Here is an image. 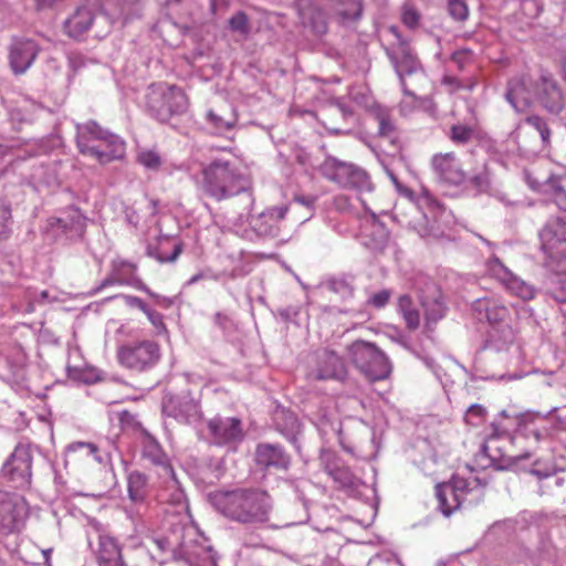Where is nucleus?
<instances>
[{
  "label": "nucleus",
  "mask_w": 566,
  "mask_h": 566,
  "mask_svg": "<svg viewBox=\"0 0 566 566\" xmlns=\"http://www.w3.org/2000/svg\"><path fill=\"white\" fill-rule=\"evenodd\" d=\"M447 12L457 22H464L469 18V7L465 0H448Z\"/></svg>",
  "instance_id": "nucleus-51"
},
{
  "label": "nucleus",
  "mask_w": 566,
  "mask_h": 566,
  "mask_svg": "<svg viewBox=\"0 0 566 566\" xmlns=\"http://www.w3.org/2000/svg\"><path fill=\"white\" fill-rule=\"evenodd\" d=\"M509 318V308L494 301L484 322L492 326L489 335L497 349H501L504 345L512 344L514 340V332L507 323Z\"/></svg>",
  "instance_id": "nucleus-22"
},
{
  "label": "nucleus",
  "mask_w": 566,
  "mask_h": 566,
  "mask_svg": "<svg viewBox=\"0 0 566 566\" xmlns=\"http://www.w3.org/2000/svg\"><path fill=\"white\" fill-rule=\"evenodd\" d=\"M327 8L339 25L347 27L363 18L364 0H327Z\"/></svg>",
  "instance_id": "nucleus-31"
},
{
  "label": "nucleus",
  "mask_w": 566,
  "mask_h": 566,
  "mask_svg": "<svg viewBox=\"0 0 566 566\" xmlns=\"http://www.w3.org/2000/svg\"><path fill=\"white\" fill-rule=\"evenodd\" d=\"M319 461L324 472L334 481L338 490L350 496L360 494V489L365 486L364 481L339 455L331 450H322Z\"/></svg>",
  "instance_id": "nucleus-11"
},
{
  "label": "nucleus",
  "mask_w": 566,
  "mask_h": 566,
  "mask_svg": "<svg viewBox=\"0 0 566 566\" xmlns=\"http://www.w3.org/2000/svg\"><path fill=\"white\" fill-rule=\"evenodd\" d=\"M493 302L494 300L488 297L475 300L471 306L474 317L480 322H484Z\"/></svg>",
  "instance_id": "nucleus-54"
},
{
  "label": "nucleus",
  "mask_w": 566,
  "mask_h": 566,
  "mask_svg": "<svg viewBox=\"0 0 566 566\" xmlns=\"http://www.w3.org/2000/svg\"><path fill=\"white\" fill-rule=\"evenodd\" d=\"M356 123L353 107L342 98L329 99L323 111V126L333 135L349 134Z\"/></svg>",
  "instance_id": "nucleus-18"
},
{
  "label": "nucleus",
  "mask_w": 566,
  "mask_h": 566,
  "mask_svg": "<svg viewBox=\"0 0 566 566\" xmlns=\"http://www.w3.org/2000/svg\"><path fill=\"white\" fill-rule=\"evenodd\" d=\"M239 198H240V195H233L230 198L231 201L229 203L228 214H229V219L231 221H233L234 223L243 224L251 217V210H252L253 206H250L248 208L247 212L245 213L242 212V216H241V213H240V211H241V203H240V199Z\"/></svg>",
  "instance_id": "nucleus-49"
},
{
  "label": "nucleus",
  "mask_w": 566,
  "mask_h": 566,
  "mask_svg": "<svg viewBox=\"0 0 566 566\" xmlns=\"http://www.w3.org/2000/svg\"><path fill=\"white\" fill-rule=\"evenodd\" d=\"M518 10L521 19H534L541 13V7L537 0H521L518 2Z\"/></svg>",
  "instance_id": "nucleus-55"
},
{
  "label": "nucleus",
  "mask_w": 566,
  "mask_h": 566,
  "mask_svg": "<svg viewBox=\"0 0 566 566\" xmlns=\"http://www.w3.org/2000/svg\"><path fill=\"white\" fill-rule=\"evenodd\" d=\"M347 355L356 369L370 382L387 379L392 370L388 356L376 344L356 339L347 346Z\"/></svg>",
  "instance_id": "nucleus-4"
},
{
  "label": "nucleus",
  "mask_w": 566,
  "mask_h": 566,
  "mask_svg": "<svg viewBox=\"0 0 566 566\" xmlns=\"http://www.w3.org/2000/svg\"><path fill=\"white\" fill-rule=\"evenodd\" d=\"M391 295H392L391 290H389V289L380 290L369 296V298L367 300V305L375 307V308H382L389 303Z\"/></svg>",
  "instance_id": "nucleus-56"
},
{
  "label": "nucleus",
  "mask_w": 566,
  "mask_h": 566,
  "mask_svg": "<svg viewBox=\"0 0 566 566\" xmlns=\"http://www.w3.org/2000/svg\"><path fill=\"white\" fill-rule=\"evenodd\" d=\"M448 136L457 145H467L475 136V129L469 125L454 124L450 127Z\"/></svg>",
  "instance_id": "nucleus-46"
},
{
  "label": "nucleus",
  "mask_w": 566,
  "mask_h": 566,
  "mask_svg": "<svg viewBox=\"0 0 566 566\" xmlns=\"http://www.w3.org/2000/svg\"><path fill=\"white\" fill-rule=\"evenodd\" d=\"M36 451L35 446L29 442H19L1 468L2 478L17 489H30Z\"/></svg>",
  "instance_id": "nucleus-8"
},
{
  "label": "nucleus",
  "mask_w": 566,
  "mask_h": 566,
  "mask_svg": "<svg viewBox=\"0 0 566 566\" xmlns=\"http://www.w3.org/2000/svg\"><path fill=\"white\" fill-rule=\"evenodd\" d=\"M377 232H378V241L376 243V248L382 249L387 245L389 240V232L382 224L376 226Z\"/></svg>",
  "instance_id": "nucleus-63"
},
{
  "label": "nucleus",
  "mask_w": 566,
  "mask_h": 566,
  "mask_svg": "<svg viewBox=\"0 0 566 566\" xmlns=\"http://www.w3.org/2000/svg\"><path fill=\"white\" fill-rule=\"evenodd\" d=\"M112 24L111 18L101 11L98 0H84L64 21V30L73 39L81 38L90 30L94 31L96 38H104L109 33Z\"/></svg>",
  "instance_id": "nucleus-6"
},
{
  "label": "nucleus",
  "mask_w": 566,
  "mask_h": 566,
  "mask_svg": "<svg viewBox=\"0 0 566 566\" xmlns=\"http://www.w3.org/2000/svg\"><path fill=\"white\" fill-rule=\"evenodd\" d=\"M420 13L411 8L406 7L402 12V23L409 29H416L419 25Z\"/></svg>",
  "instance_id": "nucleus-57"
},
{
  "label": "nucleus",
  "mask_w": 566,
  "mask_h": 566,
  "mask_svg": "<svg viewBox=\"0 0 566 566\" xmlns=\"http://www.w3.org/2000/svg\"><path fill=\"white\" fill-rule=\"evenodd\" d=\"M175 560L185 562L189 566H217V553L210 545L188 538L182 533L181 541L172 548Z\"/></svg>",
  "instance_id": "nucleus-16"
},
{
  "label": "nucleus",
  "mask_w": 566,
  "mask_h": 566,
  "mask_svg": "<svg viewBox=\"0 0 566 566\" xmlns=\"http://www.w3.org/2000/svg\"><path fill=\"white\" fill-rule=\"evenodd\" d=\"M182 243L170 238H159L155 244L149 243L146 248L147 255L160 263L174 262L182 252Z\"/></svg>",
  "instance_id": "nucleus-34"
},
{
  "label": "nucleus",
  "mask_w": 566,
  "mask_h": 566,
  "mask_svg": "<svg viewBox=\"0 0 566 566\" xmlns=\"http://www.w3.org/2000/svg\"><path fill=\"white\" fill-rule=\"evenodd\" d=\"M206 120L217 134H222L235 126L238 114L235 108L228 104L216 109H209L206 113Z\"/></svg>",
  "instance_id": "nucleus-35"
},
{
  "label": "nucleus",
  "mask_w": 566,
  "mask_h": 566,
  "mask_svg": "<svg viewBox=\"0 0 566 566\" xmlns=\"http://www.w3.org/2000/svg\"><path fill=\"white\" fill-rule=\"evenodd\" d=\"M94 460L101 463L103 460L98 453V447L92 442L77 441L67 446L64 454L65 467H75L80 462Z\"/></svg>",
  "instance_id": "nucleus-33"
},
{
  "label": "nucleus",
  "mask_w": 566,
  "mask_h": 566,
  "mask_svg": "<svg viewBox=\"0 0 566 566\" xmlns=\"http://www.w3.org/2000/svg\"><path fill=\"white\" fill-rule=\"evenodd\" d=\"M326 287L342 298H348L354 294V285L347 276H334L326 281Z\"/></svg>",
  "instance_id": "nucleus-45"
},
{
  "label": "nucleus",
  "mask_w": 566,
  "mask_h": 566,
  "mask_svg": "<svg viewBox=\"0 0 566 566\" xmlns=\"http://www.w3.org/2000/svg\"><path fill=\"white\" fill-rule=\"evenodd\" d=\"M163 413L181 423L195 424L202 418L199 400L189 390L166 394L161 401Z\"/></svg>",
  "instance_id": "nucleus-13"
},
{
  "label": "nucleus",
  "mask_w": 566,
  "mask_h": 566,
  "mask_svg": "<svg viewBox=\"0 0 566 566\" xmlns=\"http://www.w3.org/2000/svg\"><path fill=\"white\" fill-rule=\"evenodd\" d=\"M543 289L558 303H566V272L548 273L544 280Z\"/></svg>",
  "instance_id": "nucleus-41"
},
{
  "label": "nucleus",
  "mask_w": 566,
  "mask_h": 566,
  "mask_svg": "<svg viewBox=\"0 0 566 566\" xmlns=\"http://www.w3.org/2000/svg\"><path fill=\"white\" fill-rule=\"evenodd\" d=\"M470 185L479 192H484L490 186L489 176L486 172H480L469 180Z\"/></svg>",
  "instance_id": "nucleus-58"
},
{
  "label": "nucleus",
  "mask_w": 566,
  "mask_h": 566,
  "mask_svg": "<svg viewBox=\"0 0 566 566\" xmlns=\"http://www.w3.org/2000/svg\"><path fill=\"white\" fill-rule=\"evenodd\" d=\"M76 146L84 156L107 164L125 156L124 140L101 127L95 120L76 125Z\"/></svg>",
  "instance_id": "nucleus-3"
},
{
  "label": "nucleus",
  "mask_w": 566,
  "mask_h": 566,
  "mask_svg": "<svg viewBox=\"0 0 566 566\" xmlns=\"http://www.w3.org/2000/svg\"><path fill=\"white\" fill-rule=\"evenodd\" d=\"M434 491L439 511L449 517L461 507L472 489L467 479L453 474L449 481L438 483Z\"/></svg>",
  "instance_id": "nucleus-15"
},
{
  "label": "nucleus",
  "mask_w": 566,
  "mask_h": 566,
  "mask_svg": "<svg viewBox=\"0 0 566 566\" xmlns=\"http://www.w3.org/2000/svg\"><path fill=\"white\" fill-rule=\"evenodd\" d=\"M274 429L281 433L295 449L301 453V437L303 433V424L295 412L277 407L273 413Z\"/></svg>",
  "instance_id": "nucleus-26"
},
{
  "label": "nucleus",
  "mask_w": 566,
  "mask_h": 566,
  "mask_svg": "<svg viewBox=\"0 0 566 566\" xmlns=\"http://www.w3.org/2000/svg\"><path fill=\"white\" fill-rule=\"evenodd\" d=\"M486 415L488 411L482 405L473 403L467 409L464 421L472 427H479L485 421Z\"/></svg>",
  "instance_id": "nucleus-52"
},
{
  "label": "nucleus",
  "mask_w": 566,
  "mask_h": 566,
  "mask_svg": "<svg viewBox=\"0 0 566 566\" xmlns=\"http://www.w3.org/2000/svg\"><path fill=\"white\" fill-rule=\"evenodd\" d=\"M386 32L392 38V41L387 46H385L386 53L390 52L391 49L399 51L411 48L409 39L401 34L398 27L390 25L386 29Z\"/></svg>",
  "instance_id": "nucleus-50"
},
{
  "label": "nucleus",
  "mask_w": 566,
  "mask_h": 566,
  "mask_svg": "<svg viewBox=\"0 0 566 566\" xmlns=\"http://www.w3.org/2000/svg\"><path fill=\"white\" fill-rule=\"evenodd\" d=\"M140 459L146 467L154 470L159 479L165 482L178 484L176 473L168 454L164 451L157 439L146 429L142 430Z\"/></svg>",
  "instance_id": "nucleus-12"
},
{
  "label": "nucleus",
  "mask_w": 566,
  "mask_h": 566,
  "mask_svg": "<svg viewBox=\"0 0 566 566\" xmlns=\"http://www.w3.org/2000/svg\"><path fill=\"white\" fill-rule=\"evenodd\" d=\"M319 429L325 434L334 432L337 436L343 450L350 454L355 453L356 442L349 438L348 430L343 427L337 417H328L324 415L319 420Z\"/></svg>",
  "instance_id": "nucleus-37"
},
{
  "label": "nucleus",
  "mask_w": 566,
  "mask_h": 566,
  "mask_svg": "<svg viewBox=\"0 0 566 566\" xmlns=\"http://www.w3.org/2000/svg\"><path fill=\"white\" fill-rule=\"evenodd\" d=\"M228 28L232 33L239 34L241 39L248 40L252 32V24L249 15L242 11H235L228 20Z\"/></svg>",
  "instance_id": "nucleus-42"
},
{
  "label": "nucleus",
  "mask_w": 566,
  "mask_h": 566,
  "mask_svg": "<svg viewBox=\"0 0 566 566\" xmlns=\"http://www.w3.org/2000/svg\"><path fill=\"white\" fill-rule=\"evenodd\" d=\"M128 496L135 504L145 503L148 496V478L145 473L134 470L127 476Z\"/></svg>",
  "instance_id": "nucleus-38"
},
{
  "label": "nucleus",
  "mask_w": 566,
  "mask_h": 566,
  "mask_svg": "<svg viewBox=\"0 0 566 566\" xmlns=\"http://www.w3.org/2000/svg\"><path fill=\"white\" fill-rule=\"evenodd\" d=\"M541 249L555 261L566 260V220L553 217L539 230Z\"/></svg>",
  "instance_id": "nucleus-17"
},
{
  "label": "nucleus",
  "mask_w": 566,
  "mask_h": 566,
  "mask_svg": "<svg viewBox=\"0 0 566 566\" xmlns=\"http://www.w3.org/2000/svg\"><path fill=\"white\" fill-rule=\"evenodd\" d=\"M374 114L378 123L379 138L387 140L396 149L399 148L400 133L388 109L377 107Z\"/></svg>",
  "instance_id": "nucleus-36"
},
{
  "label": "nucleus",
  "mask_w": 566,
  "mask_h": 566,
  "mask_svg": "<svg viewBox=\"0 0 566 566\" xmlns=\"http://www.w3.org/2000/svg\"><path fill=\"white\" fill-rule=\"evenodd\" d=\"M277 314L284 322H291L297 316L298 311L293 306H287L277 308Z\"/></svg>",
  "instance_id": "nucleus-62"
},
{
  "label": "nucleus",
  "mask_w": 566,
  "mask_h": 566,
  "mask_svg": "<svg viewBox=\"0 0 566 566\" xmlns=\"http://www.w3.org/2000/svg\"><path fill=\"white\" fill-rule=\"evenodd\" d=\"M40 51L35 41L30 39H15L9 52L10 66L15 74L24 73L34 62Z\"/></svg>",
  "instance_id": "nucleus-29"
},
{
  "label": "nucleus",
  "mask_w": 566,
  "mask_h": 566,
  "mask_svg": "<svg viewBox=\"0 0 566 566\" xmlns=\"http://www.w3.org/2000/svg\"><path fill=\"white\" fill-rule=\"evenodd\" d=\"M255 468L263 473L287 472L292 454L279 442H259L253 452Z\"/></svg>",
  "instance_id": "nucleus-14"
},
{
  "label": "nucleus",
  "mask_w": 566,
  "mask_h": 566,
  "mask_svg": "<svg viewBox=\"0 0 566 566\" xmlns=\"http://www.w3.org/2000/svg\"><path fill=\"white\" fill-rule=\"evenodd\" d=\"M431 168L437 179L449 186H460L467 175L454 153H439L431 158Z\"/></svg>",
  "instance_id": "nucleus-23"
},
{
  "label": "nucleus",
  "mask_w": 566,
  "mask_h": 566,
  "mask_svg": "<svg viewBox=\"0 0 566 566\" xmlns=\"http://www.w3.org/2000/svg\"><path fill=\"white\" fill-rule=\"evenodd\" d=\"M209 501L223 517L244 526L269 523L273 509L270 493L255 486L217 490L209 494Z\"/></svg>",
  "instance_id": "nucleus-1"
},
{
  "label": "nucleus",
  "mask_w": 566,
  "mask_h": 566,
  "mask_svg": "<svg viewBox=\"0 0 566 566\" xmlns=\"http://www.w3.org/2000/svg\"><path fill=\"white\" fill-rule=\"evenodd\" d=\"M316 196H297L295 197V203L306 207L310 211L314 209Z\"/></svg>",
  "instance_id": "nucleus-64"
},
{
  "label": "nucleus",
  "mask_w": 566,
  "mask_h": 566,
  "mask_svg": "<svg viewBox=\"0 0 566 566\" xmlns=\"http://www.w3.org/2000/svg\"><path fill=\"white\" fill-rule=\"evenodd\" d=\"M319 171L326 179L336 182L343 188L356 189L361 192L374 190L370 176L366 170L331 155L326 156L325 160L321 164Z\"/></svg>",
  "instance_id": "nucleus-7"
},
{
  "label": "nucleus",
  "mask_w": 566,
  "mask_h": 566,
  "mask_svg": "<svg viewBox=\"0 0 566 566\" xmlns=\"http://www.w3.org/2000/svg\"><path fill=\"white\" fill-rule=\"evenodd\" d=\"M50 224L71 241L82 240L86 231V218L75 207H70L60 217L52 218Z\"/></svg>",
  "instance_id": "nucleus-28"
},
{
  "label": "nucleus",
  "mask_w": 566,
  "mask_h": 566,
  "mask_svg": "<svg viewBox=\"0 0 566 566\" xmlns=\"http://www.w3.org/2000/svg\"><path fill=\"white\" fill-rule=\"evenodd\" d=\"M492 432L485 439L484 443L481 447L479 458L486 459L490 461V467H493L495 470H509L517 463L530 457L528 453L520 454V455H506L503 453V448L501 446V439L506 438L510 439V428L506 424H503L500 421H494L491 423Z\"/></svg>",
  "instance_id": "nucleus-10"
},
{
  "label": "nucleus",
  "mask_w": 566,
  "mask_h": 566,
  "mask_svg": "<svg viewBox=\"0 0 566 566\" xmlns=\"http://www.w3.org/2000/svg\"><path fill=\"white\" fill-rule=\"evenodd\" d=\"M187 108V95L176 85L159 83L148 87L146 109L158 122L168 123L172 117L186 113Z\"/></svg>",
  "instance_id": "nucleus-5"
},
{
  "label": "nucleus",
  "mask_w": 566,
  "mask_h": 566,
  "mask_svg": "<svg viewBox=\"0 0 566 566\" xmlns=\"http://www.w3.org/2000/svg\"><path fill=\"white\" fill-rule=\"evenodd\" d=\"M525 123L535 128L539 133L544 145L549 143L551 129L543 117H541L539 115H530L525 118Z\"/></svg>",
  "instance_id": "nucleus-53"
},
{
  "label": "nucleus",
  "mask_w": 566,
  "mask_h": 566,
  "mask_svg": "<svg viewBox=\"0 0 566 566\" xmlns=\"http://www.w3.org/2000/svg\"><path fill=\"white\" fill-rule=\"evenodd\" d=\"M69 65L72 70V72L75 74L77 73L82 67L86 65L85 57L80 53H71L69 55Z\"/></svg>",
  "instance_id": "nucleus-60"
},
{
  "label": "nucleus",
  "mask_w": 566,
  "mask_h": 566,
  "mask_svg": "<svg viewBox=\"0 0 566 566\" xmlns=\"http://www.w3.org/2000/svg\"><path fill=\"white\" fill-rule=\"evenodd\" d=\"M214 323H216V325H218L223 331H228L232 326L231 318L227 314L221 313V312L216 313V315H214Z\"/></svg>",
  "instance_id": "nucleus-61"
},
{
  "label": "nucleus",
  "mask_w": 566,
  "mask_h": 566,
  "mask_svg": "<svg viewBox=\"0 0 566 566\" xmlns=\"http://www.w3.org/2000/svg\"><path fill=\"white\" fill-rule=\"evenodd\" d=\"M507 289L524 301L534 298L536 290L533 285L526 283L520 277L512 276L507 281Z\"/></svg>",
  "instance_id": "nucleus-47"
},
{
  "label": "nucleus",
  "mask_w": 566,
  "mask_h": 566,
  "mask_svg": "<svg viewBox=\"0 0 566 566\" xmlns=\"http://www.w3.org/2000/svg\"><path fill=\"white\" fill-rule=\"evenodd\" d=\"M287 210V206L273 207L255 217L251 216L247 222L250 223L251 229L258 237L274 239L280 235L279 223L284 219Z\"/></svg>",
  "instance_id": "nucleus-27"
},
{
  "label": "nucleus",
  "mask_w": 566,
  "mask_h": 566,
  "mask_svg": "<svg viewBox=\"0 0 566 566\" xmlns=\"http://www.w3.org/2000/svg\"><path fill=\"white\" fill-rule=\"evenodd\" d=\"M535 101L549 114L558 115L565 106L564 94L548 72H542L535 86Z\"/></svg>",
  "instance_id": "nucleus-21"
},
{
  "label": "nucleus",
  "mask_w": 566,
  "mask_h": 566,
  "mask_svg": "<svg viewBox=\"0 0 566 566\" xmlns=\"http://www.w3.org/2000/svg\"><path fill=\"white\" fill-rule=\"evenodd\" d=\"M554 203L555 206L566 212V191L559 185L554 186Z\"/></svg>",
  "instance_id": "nucleus-59"
},
{
  "label": "nucleus",
  "mask_w": 566,
  "mask_h": 566,
  "mask_svg": "<svg viewBox=\"0 0 566 566\" xmlns=\"http://www.w3.org/2000/svg\"><path fill=\"white\" fill-rule=\"evenodd\" d=\"M201 189L217 201L240 195L242 214L254 205V196L249 180L228 160L216 159L202 169Z\"/></svg>",
  "instance_id": "nucleus-2"
},
{
  "label": "nucleus",
  "mask_w": 566,
  "mask_h": 566,
  "mask_svg": "<svg viewBox=\"0 0 566 566\" xmlns=\"http://www.w3.org/2000/svg\"><path fill=\"white\" fill-rule=\"evenodd\" d=\"M136 160L148 170L158 171L163 165L160 155L155 150L143 149L137 154Z\"/></svg>",
  "instance_id": "nucleus-48"
},
{
  "label": "nucleus",
  "mask_w": 566,
  "mask_h": 566,
  "mask_svg": "<svg viewBox=\"0 0 566 566\" xmlns=\"http://www.w3.org/2000/svg\"><path fill=\"white\" fill-rule=\"evenodd\" d=\"M315 366L312 376L316 380H337L344 382L348 371L344 359L333 349L319 348L315 352Z\"/></svg>",
  "instance_id": "nucleus-19"
},
{
  "label": "nucleus",
  "mask_w": 566,
  "mask_h": 566,
  "mask_svg": "<svg viewBox=\"0 0 566 566\" xmlns=\"http://www.w3.org/2000/svg\"><path fill=\"white\" fill-rule=\"evenodd\" d=\"M27 513V503L18 494L0 490V531L14 533L20 530Z\"/></svg>",
  "instance_id": "nucleus-20"
},
{
  "label": "nucleus",
  "mask_w": 566,
  "mask_h": 566,
  "mask_svg": "<svg viewBox=\"0 0 566 566\" xmlns=\"http://www.w3.org/2000/svg\"><path fill=\"white\" fill-rule=\"evenodd\" d=\"M12 210L8 201L0 200V241H8L12 233Z\"/></svg>",
  "instance_id": "nucleus-44"
},
{
  "label": "nucleus",
  "mask_w": 566,
  "mask_h": 566,
  "mask_svg": "<svg viewBox=\"0 0 566 566\" xmlns=\"http://www.w3.org/2000/svg\"><path fill=\"white\" fill-rule=\"evenodd\" d=\"M116 356L123 367L134 371H146L157 365L161 354L156 342L143 339L118 346Z\"/></svg>",
  "instance_id": "nucleus-9"
},
{
  "label": "nucleus",
  "mask_w": 566,
  "mask_h": 566,
  "mask_svg": "<svg viewBox=\"0 0 566 566\" xmlns=\"http://www.w3.org/2000/svg\"><path fill=\"white\" fill-rule=\"evenodd\" d=\"M397 310L405 321L408 331H416L420 326V313L409 294H402L398 297Z\"/></svg>",
  "instance_id": "nucleus-40"
},
{
  "label": "nucleus",
  "mask_w": 566,
  "mask_h": 566,
  "mask_svg": "<svg viewBox=\"0 0 566 566\" xmlns=\"http://www.w3.org/2000/svg\"><path fill=\"white\" fill-rule=\"evenodd\" d=\"M97 566H128L123 556V545L109 534H101L93 551Z\"/></svg>",
  "instance_id": "nucleus-30"
},
{
  "label": "nucleus",
  "mask_w": 566,
  "mask_h": 566,
  "mask_svg": "<svg viewBox=\"0 0 566 566\" xmlns=\"http://www.w3.org/2000/svg\"><path fill=\"white\" fill-rule=\"evenodd\" d=\"M208 430L218 446L237 443L243 440L242 422L235 417H216L208 421Z\"/></svg>",
  "instance_id": "nucleus-25"
},
{
  "label": "nucleus",
  "mask_w": 566,
  "mask_h": 566,
  "mask_svg": "<svg viewBox=\"0 0 566 566\" xmlns=\"http://www.w3.org/2000/svg\"><path fill=\"white\" fill-rule=\"evenodd\" d=\"M399 80L421 71V63L411 48L386 53Z\"/></svg>",
  "instance_id": "nucleus-32"
},
{
  "label": "nucleus",
  "mask_w": 566,
  "mask_h": 566,
  "mask_svg": "<svg viewBox=\"0 0 566 566\" xmlns=\"http://www.w3.org/2000/svg\"><path fill=\"white\" fill-rule=\"evenodd\" d=\"M303 24L310 28L315 36L327 33L328 23L325 11L316 6H311L302 12Z\"/></svg>",
  "instance_id": "nucleus-39"
},
{
  "label": "nucleus",
  "mask_w": 566,
  "mask_h": 566,
  "mask_svg": "<svg viewBox=\"0 0 566 566\" xmlns=\"http://www.w3.org/2000/svg\"><path fill=\"white\" fill-rule=\"evenodd\" d=\"M422 307L424 308L426 326L429 328L430 324H436L446 314V306L439 297L429 300L428 297L422 298Z\"/></svg>",
  "instance_id": "nucleus-43"
},
{
  "label": "nucleus",
  "mask_w": 566,
  "mask_h": 566,
  "mask_svg": "<svg viewBox=\"0 0 566 566\" xmlns=\"http://www.w3.org/2000/svg\"><path fill=\"white\" fill-rule=\"evenodd\" d=\"M535 86L537 80L530 76L513 77L507 82L505 98L517 113H523L535 101Z\"/></svg>",
  "instance_id": "nucleus-24"
}]
</instances>
